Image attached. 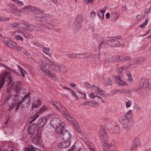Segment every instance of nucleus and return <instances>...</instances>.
Segmentation results:
<instances>
[{"label":"nucleus","instance_id":"nucleus-1","mask_svg":"<svg viewBox=\"0 0 151 151\" xmlns=\"http://www.w3.org/2000/svg\"><path fill=\"white\" fill-rule=\"evenodd\" d=\"M6 78L9 86L10 88L13 87L14 84L12 82V78L10 73L7 71H5L2 73L0 74V89L4 84Z\"/></svg>","mask_w":151,"mask_h":151},{"label":"nucleus","instance_id":"nucleus-2","mask_svg":"<svg viewBox=\"0 0 151 151\" xmlns=\"http://www.w3.org/2000/svg\"><path fill=\"white\" fill-rule=\"evenodd\" d=\"M65 123H62L60 126V129L57 128L56 132L61 134V137L65 141H68L71 138V135L70 132L67 130L64 129Z\"/></svg>","mask_w":151,"mask_h":151},{"label":"nucleus","instance_id":"nucleus-3","mask_svg":"<svg viewBox=\"0 0 151 151\" xmlns=\"http://www.w3.org/2000/svg\"><path fill=\"white\" fill-rule=\"evenodd\" d=\"M50 64L52 66V67L58 71H60L63 73H65L67 72L66 68L62 65L57 64L52 61H50Z\"/></svg>","mask_w":151,"mask_h":151},{"label":"nucleus","instance_id":"nucleus-4","mask_svg":"<svg viewBox=\"0 0 151 151\" xmlns=\"http://www.w3.org/2000/svg\"><path fill=\"white\" fill-rule=\"evenodd\" d=\"M129 113H127L125 115L121 116L119 118V121L120 123L123 124V127L124 129H127L128 126L129 119L130 118Z\"/></svg>","mask_w":151,"mask_h":151},{"label":"nucleus","instance_id":"nucleus-5","mask_svg":"<svg viewBox=\"0 0 151 151\" xmlns=\"http://www.w3.org/2000/svg\"><path fill=\"white\" fill-rule=\"evenodd\" d=\"M62 123H64L62 122L61 119L58 117L52 118L51 119L50 122L51 126L55 128V130L57 128L59 129L60 126H61Z\"/></svg>","mask_w":151,"mask_h":151},{"label":"nucleus","instance_id":"nucleus-6","mask_svg":"<svg viewBox=\"0 0 151 151\" xmlns=\"http://www.w3.org/2000/svg\"><path fill=\"white\" fill-rule=\"evenodd\" d=\"M51 104L54 106V108L57 109L62 114H64L65 115H68L69 114V112L60 104L58 103H55L53 101H51Z\"/></svg>","mask_w":151,"mask_h":151},{"label":"nucleus","instance_id":"nucleus-7","mask_svg":"<svg viewBox=\"0 0 151 151\" xmlns=\"http://www.w3.org/2000/svg\"><path fill=\"white\" fill-rule=\"evenodd\" d=\"M4 42L5 44L11 49H14L17 44L9 39L8 37H5Z\"/></svg>","mask_w":151,"mask_h":151},{"label":"nucleus","instance_id":"nucleus-8","mask_svg":"<svg viewBox=\"0 0 151 151\" xmlns=\"http://www.w3.org/2000/svg\"><path fill=\"white\" fill-rule=\"evenodd\" d=\"M119 37L118 38L117 37H113L112 39H110L109 43H108L110 45L113 47H116L119 46L120 44L119 42Z\"/></svg>","mask_w":151,"mask_h":151},{"label":"nucleus","instance_id":"nucleus-9","mask_svg":"<svg viewBox=\"0 0 151 151\" xmlns=\"http://www.w3.org/2000/svg\"><path fill=\"white\" fill-rule=\"evenodd\" d=\"M99 133V137L102 140L105 142L108 141L107 134L106 130L101 129L100 130Z\"/></svg>","mask_w":151,"mask_h":151},{"label":"nucleus","instance_id":"nucleus-10","mask_svg":"<svg viewBox=\"0 0 151 151\" xmlns=\"http://www.w3.org/2000/svg\"><path fill=\"white\" fill-rule=\"evenodd\" d=\"M13 96L9 95L7 98V103L8 106L12 108H13L16 105V103L13 99Z\"/></svg>","mask_w":151,"mask_h":151},{"label":"nucleus","instance_id":"nucleus-11","mask_svg":"<svg viewBox=\"0 0 151 151\" xmlns=\"http://www.w3.org/2000/svg\"><path fill=\"white\" fill-rule=\"evenodd\" d=\"M39 67L43 73L47 69V68H49V65L45 61H41L39 63Z\"/></svg>","mask_w":151,"mask_h":151},{"label":"nucleus","instance_id":"nucleus-12","mask_svg":"<svg viewBox=\"0 0 151 151\" xmlns=\"http://www.w3.org/2000/svg\"><path fill=\"white\" fill-rule=\"evenodd\" d=\"M118 56H115L111 57L108 58H106L104 60L105 64L113 62H119Z\"/></svg>","mask_w":151,"mask_h":151},{"label":"nucleus","instance_id":"nucleus-13","mask_svg":"<svg viewBox=\"0 0 151 151\" xmlns=\"http://www.w3.org/2000/svg\"><path fill=\"white\" fill-rule=\"evenodd\" d=\"M93 86L94 87V92L97 95H100L103 97L105 96V92L104 91L102 90L99 86H95L93 85Z\"/></svg>","mask_w":151,"mask_h":151},{"label":"nucleus","instance_id":"nucleus-14","mask_svg":"<svg viewBox=\"0 0 151 151\" xmlns=\"http://www.w3.org/2000/svg\"><path fill=\"white\" fill-rule=\"evenodd\" d=\"M149 80L148 79H142L140 83V86L141 88H146L148 87Z\"/></svg>","mask_w":151,"mask_h":151},{"label":"nucleus","instance_id":"nucleus-15","mask_svg":"<svg viewBox=\"0 0 151 151\" xmlns=\"http://www.w3.org/2000/svg\"><path fill=\"white\" fill-rule=\"evenodd\" d=\"M115 81L119 86H124L126 84L125 82L121 79L120 76L118 75L114 77Z\"/></svg>","mask_w":151,"mask_h":151},{"label":"nucleus","instance_id":"nucleus-16","mask_svg":"<svg viewBox=\"0 0 151 151\" xmlns=\"http://www.w3.org/2000/svg\"><path fill=\"white\" fill-rule=\"evenodd\" d=\"M47 122V119L46 117H42L38 120L37 122L39 127H42L45 125Z\"/></svg>","mask_w":151,"mask_h":151},{"label":"nucleus","instance_id":"nucleus-17","mask_svg":"<svg viewBox=\"0 0 151 151\" xmlns=\"http://www.w3.org/2000/svg\"><path fill=\"white\" fill-rule=\"evenodd\" d=\"M47 76L50 78H53V79L54 80H56L57 78L55 76V74L54 73H52L51 71L49 69H47L43 72Z\"/></svg>","mask_w":151,"mask_h":151},{"label":"nucleus","instance_id":"nucleus-18","mask_svg":"<svg viewBox=\"0 0 151 151\" xmlns=\"http://www.w3.org/2000/svg\"><path fill=\"white\" fill-rule=\"evenodd\" d=\"M141 143L139 138L136 137L134 140V143L131 147V150L137 148V147L139 146Z\"/></svg>","mask_w":151,"mask_h":151},{"label":"nucleus","instance_id":"nucleus-19","mask_svg":"<svg viewBox=\"0 0 151 151\" xmlns=\"http://www.w3.org/2000/svg\"><path fill=\"white\" fill-rule=\"evenodd\" d=\"M70 141H65L58 144V146L60 148H65L69 147L70 145Z\"/></svg>","mask_w":151,"mask_h":151},{"label":"nucleus","instance_id":"nucleus-20","mask_svg":"<svg viewBox=\"0 0 151 151\" xmlns=\"http://www.w3.org/2000/svg\"><path fill=\"white\" fill-rule=\"evenodd\" d=\"M23 25L24 26V29H27L29 31L32 30L34 28V26L33 25L29 24L28 23L24 21Z\"/></svg>","mask_w":151,"mask_h":151},{"label":"nucleus","instance_id":"nucleus-21","mask_svg":"<svg viewBox=\"0 0 151 151\" xmlns=\"http://www.w3.org/2000/svg\"><path fill=\"white\" fill-rule=\"evenodd\" d=\"M43 25L46 28L50 29L52 30L54 29V25L52 24L50 21H46L45 23L43 24Z\"/></svg>","mask_w":151,"mask_h":151},{"label":"nucleus","instance_id":"nucleus-22","mask_svg":"<svg viewBox=\"0 0 151 151\" xmlns=\"http://www.w3.org/2000/svg\"><path fill=\"white\" fill-rule=\"evenodd\" d=\"M29 93H27L22 99V103L24 101H25V102L27 105H29L31 99L29 97Z\"/></svg>","mask_w":151,"mask_h":151},{"label":"nucleus","instance_id":"nucleus-23","mask_svg":"<svg viewBox=\"0 0 151 151\" xmlns=\"http://www.w3.org/2000/svg\"><path fill=\"white\" fill-rule=\"evenodd\" d=\"M13 96V99L14 100L16 104L17 103H22V100L21 101V97L17 95H12Z\"/></svg>","mask_w":151,"mask_h":151},{"label":"nucleus","instance_id":"nucleus-24","mask_svg":"<svg viewBox=\"0 0 151 151\" xmlns=\"http://www.w3.org/2000/svg\"><path fill=\"white\" fill-rule=\"evenodd\" d=\"M9 6L11 12L13 13H15V12H17V6L12 4H10Z\"/></svg>","mask_w":151,"mask_h":151},{"label":"nucleus","instance_id":"nucleus-25","mask_svg":"<svg viewBox=\"0 0 151 151\" xmlns=\"http://www.w3.org/2000/svg\"><path fill=\"white\" fill-rule=\"evenodd\" d=\"M32 12H33L35 15H38L43 14L44 11L43 10L40 11L39 9L33 7Z\"/></svg>","mask_w":151,"mask_h":151},{"label":"nucleus","instance_id":"nucleus-26","mask_svg":"<svg viewBox=\"0 0 151 151\" xmlns=\"http://www.w3.org/2000/svg\"><path fill=\"white\" fill-rule=\"evenodd\" d=\"M103 83L106 86H110L112 84V82L110 79L107 78L104 80Z\"/></svg>","mask_w":151,"mask_h":151},{"label":"nucleus","instance_id":"nucleus-27","mask_svg":"<svg viewBox=\"0 0 151 151\" xmlns=\"http://www.w3.org/2000/svg\"><path fill=\"white\" fill-rule=\"evenodd\" d=\"M17 84L14 87V89L16 92H19L21 88V82L19 81H17Z\"/></svg>","mask_w":151,"mask_h":151},{"label":"nucleus","instance_id":"nucleus-28","mask_svg":"<svg viewBox=\"0 0 151 151\" xmlns=\"http://www.w3.org/2000/svg\"><path fill=\"white\" fill-rule=\"evenodd\" d=\"M118 60H119V62L123 61L125 60H129L132 59V58L130 56H127L125 57H124L121 56H118Z\"/></svg>","mask_w":151,"mask_h":151},{"label":"nucleus","instance_id":"nucleus-29","mask_svg":"<svg viewBox=\"0 0 151 151\" xmlns=\"http://www.w3.org/2000/svg\"><path fill=\"white\" fill-rule=\"evenodd\" d=\"M17 32L19 34H21L23 37L25 38H27L29 36V34L27 32L22 31L21 30H19L17 31Z\"/></svg>","mask_w":151,"mask_h":151},{"label":"nucleus","instance_id":"nucleus-30","mask_svg":"<svg viewBox=\"0 0 151 151\" xmlns=\"http://www.w3.org/2000/svg\"><path fill=\"white\" fill-rule=\"evenodd\" d=\"M83 15L81 14H78L76 18L75 21L82 22L83 21Z\"/></svg>","mask_w":151,"mask_h":151},{"label":"nucleus","instance_id":"nucleus-31","mask_svg":"<svg viewBox=\"0 0 151 151\" xmlns=\"http://www.w3.org/2000/svg\"><path fill=\"white\" fill-rule=\"evenodd\" d=\"M110 145L108 143H105L103 145V150L104 151H109V150Z\"/></svg>","mask_w":151,"mask_h":151},{"label":"nucleus","instance_id":"nucleus-32","mask_svg":"<svg viewBox=\"0 0 151 151\" xmlns=\"http://www.w3.org/2000/svg\"><path fill=\"white\" fill-rule=\"evenodd\" d=\"M35 147L32 145H29L24 148V151H33Z\"/></svg>","mask_w":151,"mask_h":151},{"label":"nucleus","instance_id":"nucleus-33","mask_svg":"<svg viewBox=\"0 0 151 151\" xmlns=\"http://www.w3.org/2000/svg\"><path fill=\"white\" fill-rule=\"evenodd\" d=\"M48 108L46 106H43L40 109L38 113H42L43 112L46 111L48 110Z\"/></svg>","mask_w":151,"mask_h":151},{"label":"nucleus","instance_id":"nucleus-34","mask_svg":"<svg viewBox=\"0 0 151 151\" xmlns=\"http://www.w3.org/2000/svg\"><path fill=\"white\" fill-rule=\"evenodd\" d=\"M21 24L23 25V23H19L17 22H16L13 24H11V25L15 28H21Z\"/></svg>","mask_w":151,"mask_h":151},{"label":"nucleus","instance_id":"nucleus-35","mask_svg":"<svg viewBox=\"0 0 151 151\" xmlns=\"http://www.w3.org/2000/svg\"><path fill=\"white\" fill-rule=\"evenodd\" d=\"M110 41V38L109 37L105 38V39H104L102 42L100 43L99 45V47L100 46L102 43L104 44H106V43L107 42H109L108 43H109Z\"/></svg>","mask_w":151,"mask_h":151},{"label":"nucleus","instance_id":"nucleus-36","mask_svg":"<svg viewBox=\"0 0 151 151\" xmlns=\"http://www.w3.org/2000/svg\"><path fill=\"white\" fill-rule=\"evenodd\" d=\"M100 19H103L104 16V13L102 10H100L98 11L97 13Z\"/></svg>","mask_w":151,"mask_h":151},{"label":"nucleus","instance_id":"nucleus-37","mask_svg":"<svg viewBox=\"0 0 151 151\" xmlns=\"http://www.w3.org/2000/svg\"><path fill=\"white\" fill-rule=\"evenodd\" d=\"M35 130L33 128H31L30 126H28L27 128V132L29 134H33L35 131Z\"/></svg>","mask_w":151,"mask_h":151},{"label":"nucleus","instance_id":"nucleus-38","mask_svg":"<svg viewBox=\"0 0 151 151\" xmlns=\"http://www.w3.org/2000/svg\"><path fill=\"white\" fill-rule=\"evenodd\" d=\"M75 26L78 29H80L82 27V22H75Z\"/></svg>","mask_w":151,"mask_h":151},{"label":"nucleus","instance_id":"nucleus-39","mask_svg":"<svg viewBox=\"0 0 151 151\" xmlns=\"http://www.w3.org/2000/svg\"><path fill=\"white\" fill-rule=\"evenodd\" d=\"M39 116V115L37 113H36L34 115L32 118V120L29 122L31 124L32 122H34L35 119Z\"/></svg>","mask_w":151,"mask_h":151},{"label":"nucleus","instance_id":"nucleus-40","mask_svg":"<svg viewBox=\"0 0 151 151\" xmlns=\"http://www.w3.org/2000/svg\"><path fill=\"white\" fill-rule=\"evenodd\" d=\"M77 54H74L73 53L72 54H66V56L68 57L69 58H77V56L76 55Z\"/></svg>","mask_w":151,"mask_h":151},{"label":"nucleus","instance_id":"nucleus-41","mask_svg":"<svg viewBox=\"0 0 151 151\" xmlns=\"http://www.w3.org/2000/svg\"><path fill=\"white\" fill-rule=\"evenodd\" d=\"M33 7L30 6H25L23 8V9H25L27 11H32V8Z\"/></svg>","mask_w":151,"mask_h":151},{"label":"nucleus","instance_id":"nucleus-42","mask_svg":"<svg viewBox=\"0 0 151 151\" xmlns=\"http://www.w3.org/2000/svg\"><path fill=\"white\" fill-rule=\"evenodd\" d=\"M136 62H135L134 64H139L143 63L145 61V60L143 58L139 59L138 60H135Z\"/></svg>","mask_w":151,"mask_h":151},{"label":"nucleus","instance_id":"nucleus-43","mask_svg":"<svg viewBox=\"0 0 151 151\" xmlns=\"http://www.w3.org/2000/svg\"><path fill=\"white\" fill-rule=\"evenodd\" d=\"M134 90L131 89L128 90L127 89H124V93L126 94H130L133 93L134 92Z\"/></svg>","mask_w":151,"mask_h":151},{"label":"nucleus","instance_id":"nucleus-44","mask_svg":"<svg viewBox=\"0 0 151 151\" xmlns=\"http://www.w3.org/2000/svg\"><path fill=\"white\" fill-rule=\"evenodd\" d=\"M70 92L71 93L72 95L73 96L75 97L77 100H78V97L76 95V93L74 91L71 90H70Z\"/></svg>","mask_w":151,"mask_h":151},{"label":"nucleus","instance_id":"nucleus-45","mask_svg":"<svg viewBox=\"0 0 151 151\" xmlns=\"http://www.w3.org/2000/svg\"><path fill=\"white\" fill-rule=\"evenodd\" d=\"M21 104V106L22 108H24L25 107L24 104H22V103H17L16 104V107L15 108V111H16L19 108L20 105Z\"/></svg>","mask_w":151,"mask_h":151},{"label":"nucleus","instance_id":"nucleus-46","mask_svg":"<svg viewBox=\"0 0 151 151\" xmlns=\"http://www.w3.org/2000/svg\"><path fill=\"white\" fill-rule=\"evenodd\" d=\"M15 38L17 40H20L21 41H22L23 40V37L19 35H15Z\"/></svg>","mask_w":151,"mask_h":151},{"label":"nucleus","instance_id":"nucleus-47","mask_svg":"<svg viewBox=\"0 0 151 151\" xmlns=\"http://www.w3.org/2000/svg\"><path fill=\"white\" fill-rule=\"evenodd\" d=\"M93 104V101H89L86 102V103H84L83 104V105H87L89 106H92Z\"/></svg>","mask_w":151,"mask_h":151},{"label":"nucleus","instance_id":"nucleus-48","mask_svg":"<svg viewBox=\"0 0 151 151\" xmlns=\"http://www.w3.org/2000/svg\"><path fill=\"white\" fill-rule=\"evenodd\" d=\"M29 126L31 127V128H33L35 130L36 128L37 127H38V125L37 123V124L36 123H33L31 124Z\"/></svg>","mask_w":151,"mask_h":151},{"label":"nucleus","instance_id":"nucleus-49","mask_svg":"<svg viewBox=\"0 0 151 151\" xmlns=\"http://www.w3.org/2000/svg\"><path fill=\"white\" fill-rule=\"evenodd\" d=\"M127 74L128 76V81H131L132 80L133 78L131 75V74L130 73L128 72L127 73Z\"/></svg>","mask_w":151,"mask_h":151},{"label":"nucleus","instance_id":"nucleus-50","mask_svg":"<svg viewBox=\"0 0 151 151\" xmlns=\"http://www.w3.org/2000/svg\"><path fill=\"white\" fill-rule=\"evenodd\" d=\"M0 18V21L2 22L8 21L9 19V18H6L4 17H1Z\"/></svg>","mask_w":151,"mask_h":151},{"label":"nucleus","instance_id":"nucleus-51","mask_svg":"<svg viewBox=\"0 0 151 151\" xmlns=\"http://www.w3.org/2000/svg\"><path fill=\"white\" fill-rule=\"evenodd\" d=\"M75 127L76 130L79 133L81 134V129L77 124L76 125H75Z\"/></svg>","mask_w":151,"mask_h":151},{"label":"nucleus","instance_id":"nucleus-52","mask_svg":"<svg viewBox=\"0 0 151 151\" xmlns=\"http://www.w3.org/2000/svg\"><path fill=\"white\" fill-rule=\"evenodd\" d=\"M132 104V102L131 101L129 100L126 103V107L127 108H128L130 107Z\"/></svg>","mask_w":151,"mask_h":151},{"label":"nucleus","instance_id":"nucleus-53","mask_svg":"<svg viewBox=\"0 0 151 151\" xmlns=\"http://www.w3.org/2000/svg\"><path fill=\"white\" fill-rule=\"evenodd\" d=\"M50 48L49 47H43L42 50V51L44 52L45 53V52H49L50 50Z\"/></svg>","mask_w":151,"mask_h":151},{"label":"nucleus","instance_id":"nucleus-54","mask_svg":"<svg viewBox=\"0 0 151 151\" xmlns=\"http://www.w3.org/2000/svg\"><path fill=\"white\" fill-rule=\"evenodd\" d=\"M65 115H66L67 116H67V117L68 118L67 119H68L70 121H72V122H73L74 120V119L72 117H71V116H69V114H68V115H65Z\"/></svg>","mask_w":151,"mask_h":151},{"label":"nucleus","instance_id":"nucleus-55","mask_svg":"<svg viewBox=\"0 0 151 151\" xmlns=\"http://www.w3.org/2000/svg\"><path fill=\"white\" fill-rule=\"evenodd\" d=\"M20 70L22 75L24 77V74L26 73L25 71L22 68H20Z\"/></svg>","mask_w":151,"mask_h":151},{"label":"nucleus","instance_id":"nucleus-56","mask_svg":"<svg viewBox=\"0 0 151 151\" xmlns=\"http://www.w3.org/2000/svg\"><path fill=\"white\" fill-rule=\"evenodd\" d=\"M16 3L18 4L19 6H22L23 5V3L22 1H19L18 0H16Z\"/></svg>","mask_w":151,"mask_h":151},{"label":"nucleus","instance_id":"nucleus-57","mask_svg":"<svg viewBox=\"0 0 151 151\" xmlns=\"http://www.w3.org/2000/svg\"><path fill=\"white\" fill-rule=\"evenodd\" d=\"M128 67L129 66L127 65H125L122 67H120L119 68V70H121L122 71H123L124 70L127 69L128 68Z\"/></svg>","mask_w":151,"mask_h":151},{"label":"nucleus","instance_id":"nucleus-58","mask_svg":"<svg viewBox=\"0 0 151 151\" xmlns=\"http://www.w3.org/2000/svg\"><path fill=\"white\" fill-rule=\"evenodd\" d=\"M115 150V146L114 145H110L109 150Z\"/></svg>","mask_w":151,"mask_h":151},{"label":"nucleus","instance_id":"nucleus-59","mask_svg":"<svg viewBox=\"0 0 151 151\" xmlns=\"http://www.w3.org/2000/svg\"><path fill=\"white\" fill-rule=\"evenodd\" d=\"M36 104L39 107L42 104V103L40 99H38L36 101Z\"/></svg>","mask_w":151,"mask_h":151},{"label":"nucleus","instance_id":"nucleus-60","mask_svg":"<svg viewBox=\"0 0 151 151\" xmlns=\"http://www.w3.org/2000/svg\"><path fill=\"white\" fill-rule=\"evenodd\" d=\"M84 54V53H79L77 54V55H79V56L78 57V58L79 59L82 58H83V57Z\"/></svg>","mask_w":151,"mask_h":151},{"label":"nucleus","instance_id":"nucleus-61","mask_svg":"<svg viewBox=\"0 0 151 151\" xmlns=\"http://www.w3.org/2000/svg\"><path fill=\"white\" fill-rule=\"evenodd\" d=\"M116 129L117 130H118V131H115L114 132H113L114 133H117L119 131V127L118 126L116 127L115 126H114L113 127V129Z\"/></svg>","mask_w":151,"mask_h":151},{"label":"nucleus","instance_id":"nucleus-62","mask_svg":"<svg viewBox=\"0 0 151 151\" xmlns=\"http://www.w3.org/2000/svg\"><path fill=\"white\" fill-rule=\"evenodd\" d=\"M39 107L36 104V103H34L33 104L32 108V109L37 108Z\"/></svg>","mask_w":151,"mask_h":151},{"label":"nucleus","instance_id":"nucleus-63","mask_svg":"<svg viewBox=\"0 0 151 151\" xmlns=\"http://www.w3.org/2000/svg\"><path fill=\"white\" fill-rule=\"evenodd\" d=\"M93 101V104H92V106H98L99 105V103L97 102H95L94 101Z\"/></svg>","mask_w":151,"mask_h":151},{"label":"nucleus","instance_id":"nucleus-64","mask_svg":"<svg viewBox=\"0 0 151 151\" xmlns=\"http://www.w3.org/2000/svg\"><path fill=\"white\" fill-rule=\"evenodd\" d=\"M11 70H9L10 71H11L14 74H16L17 75H19V73L17 72L15 70H13L11 69Z\"/></svg>","mask_w":151,"mask_h":151}]
</instances>
